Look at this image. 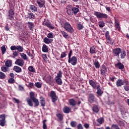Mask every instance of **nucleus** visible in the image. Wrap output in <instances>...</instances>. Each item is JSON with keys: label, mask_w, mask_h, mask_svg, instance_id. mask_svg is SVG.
<instances>
[{"label": "nucleus", "mask_w": 129, "mask_h": 129, "mask_svg": "<svg viewBox=\"0 0 129 129\" xmlns=\"http://www.w3.org/2000/svg\"><path fill=\"white\" fill-rule=\"evenodd\" d=\"M67 13L69 16H76L80 10H79V5H76V7H73L71 5H68L66 8Z\"/></svg>", "instance_id": "obj_1"}, {"label": "nucleus", "mask_w": 129, "mask_h": 129, "mask_svg": "<svg viewBox=\"0 0 129 129\" xmlns=\"http://www.w3.org/2000/svg\"><path fill=\"white\" fill-rule=\"evenodd\" d=\"M30 98L32 99L33 102L34 103V107H36L37 106H39V105L40 104L39 102V100L35 97V93L33 92H30Z\"/></svg>", "instance_id": "obj_2"}, {"label": "nucleus", "mask_w": 129, "mask_h": 129, "mask_svg": "<svg viewBox=\"0 0 129 129\" xmlns=\"http://www.w3.org/2000/svg\"><path fill=\"white\" fill-rule=\"evenodd\" d=\"M94 16L97 17V19H108V15L106 14L102 13L99 12H94Z\"/></svg>", "instance_id": "obj_3"}, {"label": "nucleus", "mask_w": 129, "mask_h": 129, "mask_svg": "<svg viewBox=\"0 0 129 129\" xmlns=\"http://www.w3.org/2000/svg\"><path fill=\"white\" fill-rule=\"evenodd\" d=\"M63 28L67 32H68L69 33H73L74 32V29H73V27L71 26V25L70 23L68 22H66L64 24Z\"/></svg>", "instance_id": "obj_4"}, {"label": "nucleus", "mask_w": 129, "mask_h": 129, "mask_svg": "<svg viewBox=\"0 0 129 129\" xmlns=\"http://www.w3.org/2000/svg\"><path fill=\"white\" fill-rule=\"evenodd\" d=\"M49 96L51 97V99L53 103H55L56 101L58 100V96L56 95V92L54 91H51L50 92Z\"/></svg>", "instance_id": "obj_5"}, {"label": "nucleus", "mask_w": 129, "mask_h": 129, "mask_svg": "<svg viewBox=\"0 0 129 129\" xmlns=\"http://www.w3.org/2000/svg\"><path fill=\"white\" fill-rule=\"evenodd\" d=\"M9 20H14L15 19V10L13 9H10L8 13Z\"/></svg>", "instance_id": "obj_6"}, {"label": "nucleus", "mask_w": 129, "mask_h": 129, "mask_svg": "<svg viewBox=\"0 0 129 129\" xmlns=\"http://www.w3.org/2000/svg\"><path fill=\"white\" fill-rule=\"evenodd\" d=\"M113 55L119 57V54L121 53V49L119 47L116 48L112 50Z\"/></svg>", "instance_id": "obj_7"}, {"label": "nucleus", "mask_w": 129, "mask_h": 129, "mask_svg": "<svg viewBox=\"0 0 129 129\" xmlns=\"http://www.w3.org/2000/svg\"><path fill=\"white\" fill-rule=\"evenodd\" d=\"M68 62L73 66H75L77 64V57L75 56H72V58H69Z\"/></svg>", "instance_id": "obj_8"}, {"label": "nucleus", "mask_w": 129, "mask_h": 129, "mask_svg": "<svg viewBox=\"0 0 129 129\" xmlns=\"http://www.w3.org/2000/svg\"><path fill=\"white\" fill-rule=\"evenodd\" d=\"M0 125L1 126H5L6 125V114H2L0 115Z\"/></svg>", "instance_id": "obj_9"}, {"label": "nucleus", "mask_w": 129, "mask_h": 129, "mask_svg": "<svg viewBox=\"0 0 129 129\" xmlns=\"http://www.w3.org/2000/svg\"><path fill=\"white\" fill-rule=\"evenodd\" d=\"M15 64L18 66H20V67H23V66H24V64H25V61L21 58H17L15 61Z\"/></svg>", "instance_id": "obj_10"}, {"label": "nucleus", "mask_w": 129, "mask_h": 129, "mask_svg": "<svg viewBox=\"0 0 129 129\" xmlns=\"http://www.w3.org/2000/svg\"><path fill=\"white\" fill-rule=\"evenodd\" d=\"M88 101L90 103H93L95 101V96L94 94H89L88 95Z\"/></svg>", "instance_id": "obj_11"}, {"label": "nucleus", "mask_w": 129, "mask_h": 129, "mask_svg": "<svg viewBox=\"0 0 129 129\" xmlns=\"http://www.w3.org/2000/svg\"><path fill=\"white\" fill-rule=\"evenodd\" d=\"M118 61V62L115 64V67L118 69H119L120 70H123L124 69V65H123V64H122L121 62H119V60Z\"/></svg>", "instance_id": "obj_12"}, {"label": "nucleus", "mask_w": 129, "mask_h": 129, "mask_svg": "<svg viewBox=\"0 0 129 129\" xmlns=\"http://www.w3.org/2000/svg\"><path fill=\"white\" fill-rule=\"evenodd\" d=\"M101 68L100 70L101 75H105L106 72H107V68H106V67L104 64L102 65Z\"/></svg>", "instance_id": "obj_13"}, {"label": "nucleus", "mask_w": 129, "mask_h": 129, "mask_svg": "<svg viewBox=\"0 0 129 129\" xmlns=\"http://www.w3.org/2000/svg\"><path fill=\"white\" fill-rule=\"evenodd\" d=\"M45 81L46 83H49V84H53V78L51 76L48 75L46 77Z\"/></svg>", "instance_id": "obj_14"}, {"label": "nucleus", "mask_w": 129, "mask_h": 129, "mask_svg": "<svg viewBox=\"0 0 129 129\" xmlns=\"http://www.w3.org/2000/svg\"><path fill=\"white\" fill-rule=\"evenodd\" d=\"M124 84V82L122 79H118L116 82V85L117 87H121Z\"/></svg>", "instance_id": "obj_15"}, {"label": "nucleus", "mask_w": 129, "mask_h": 129, "mask_svg": "<svg viewBox=\"0 0 129 129\" xmlns=\"http://www.w3.org/2000/svg\"><path fill=\"white\" fill-rule=\"evenodd\" d=\"M96 88H97L96 93L98 96H101L103 94V92L101 90V89H100V85H98Z\"/></svg>", "instance_id": "obj_16"}, {"label": "nucleus", "mask_w": 129, "mask_h": 129, "mask_svg": "<svg viewBox=\"0 0 129 129\" xmlns=\"http://www.w3.org/2000/svg\"><path fill=\"white\" fill-rule=\"evenodd\" d=\"M29 10L32 11V13H37L38 11V8L35 5H30Z\"/></svg>", "instance_id": "obj_17"}, {"label": "nucleus", "mask_w": 129, "mask_h": 129, "mask_svg": "<svg viewBox=\"0 0 129 129\" xmlns=\"http://www.w3.org/2000/svg\"><path fill=\"white\" fill-rule=\"evenodd\" d=\"M26 18H28V19H30V20H35V15L34 14L32 13V12L29 11V13H27V15Z\"/></svg>", "instance_id": "obj_18"}, {"label": "nucleus", "mask_w": 129, "mask_h": 129, "mask_svg": "<svg viewBox=\"0 0 129 129\" xmlns=\"http://www.w3.org/2000/svg\"><path fill=\"white\" fill-rule=\"evenodd\" d=\"M37 3L39 8H43L45 6V0H37Z\"/></svg>", "instance_id": "obj_19"}, {"label": "nucleus", "mask_w": 129, "mask_h": 129, "mask_svg": "<svg viewBox=\"0 0 129 129\" xmlns=\"http://www.w3.org/2000/svg\"><path fill=\"white\" fill-rule=\"evenodd\" d=\"M69 103H70V105H71V106H75L77 102L74 99H70L69 100Z\"/></svg>", "instance_id": "obj_20"}, {"label": "nucleus", "mask_w": 129, "mask_h": 129, "mask_svg": "<svg viewBox=\"0 0 129 129\" xmlns=\"http://www.w3.org/2000/svg\"><path fill=\"white\" fill-rule=\"evenodd\" d=\"M14 71H15L16 73H21L22 72V68L18 66H15L13 68Z\"/></svg>", "instance_id": "obj_21"}, {"label": "nucleus", "mask_w": 129, "mask_h": 129, "mask_svg": "<svg viewBox=\"0 0 129 129\" xmlns=\"http://www.w3.org/2000/svg\"><path fill=\"white\" fill-rule=\"evenodd\" d=\"M89 84L93 88L95 89L97 88V85L96 84V83H95V82L92 80H89Z\"/></svg>", "instance_id": "obj_22"}, {"label": "nucleus", "mask_w": 129, "mask_h": 129, "mask_svg": "<svg viewBox=\"0 0 129 129\" xmlns=\"http://www.w3.org/2000/svg\"><path fill=\"white\" fill-rule=\"evenodd\" d=\"M40 104L41 106H43L44 107L46 105V101L45 100V98L43 97H40Z\"/></svg>", "instance_id": "obj_23"}, {"label": "nucleus", "mask_w": 129, "mask_h": 129, "mask_svg": "<svg viewBox=\"0 0 129 129\" xmlns=\"http://www.w3.org/2000/svg\"><path fill=\"white\" fill-rule=\"evenodd\" d=\"M27 26L29 30H30V31H33L34 30V23L28 22H27Z\"/></svg>", "instance_id": "obj_24"}, {"label": "nucleus", "mask_w": 129, "mask_h": 129, "mask_svg": "<svg viewBox=\"0 0 129 129\" xmlns=\"http://www.w3.org/2000/svg\"><path fill=\"white\" fill-rule=\"evenodd\" d=\"M43 42L45 44H51L53 42V39H49L48 37H45L43 39Z\"/></svg>", "instance_id": "obj_25"}, {"label": "nucleus", "mask_w": 129, "mask_h": 129, "mask_svg": "<svg viewBox=\"0 0 129 129\" xmlns=\"http://www.w3.org/2000/svg\"><path fill=\"white\" fill-rule=\"evenodd\" d=\"M71 111V108L68 106H65L62 109V111L64 113H69Z\"/></svg>", "instance_id": "obj_26"}, {"label": "nucleus", "mask_w": 129, "mask_h": 129, "mask_svg": "<svg viewBox=\"0 0 129 129\" xmlns=\"http://www.w3.org/2000/svg\"><path fill=\"white\" fill-rule=\"evenodd\" d=\"M90 54H96V47L94 46H92L90 48Z\"/></svg>", "instance_id": "obj_27"}, {"label": "nucleus", "mask_w": 129, "mask_h": 129, "mask_svg": "<svg viewBox=\"0 0 129 129\" xmlns=\"http://www.w3.org/2000/svg\"><path fill=\"white\" fill-rule=\"evenodd\" d=\"M42 52L44 53H47L49 51V48H48V46L46 44H43L42 47Z\"/></svg>", "instance_id": "obj_28"}, {"label": "nucleus", "mask_w": 129, "mask_h": 129, "mask_svg": "<svg viewBox=\"0 0 129 129\" xmlns=\"http://www.w3.org/2000/svg\"><path fill=\"white\" fill-rule=\"evenodd\" d=\"M55 82L58 85H62L63 82L61 78H55Z\"/></svg>", "instance_id": "obj_29"}, {"label": "nucleus", "mask_w": 129, "mask_h": 129, "mask_svg": "<svg viewBox=\"0 0 129 129\" xmlns=\"http://www.w3.org/2000/svg\"><path fill=\"white\" fill-rule=\"evenodd\" d=\"M60 34L62 35V37L65 39H68V37H69V34L67 33L66 32L61 30L60 31Z\"/></svg>", "instance_id": "obj_30"}, {"label": "nucleus", "mask_w": 129, "mask_h": 129, "mask_svg": "<svg viewBox=\"0 0 129 129\" xmlns=\"http://www.w3.org/2000/svg\"><path fill=\"white\" fill-rule=\"evenodd\" d=\"M92 110L93 112L97 113L99 111V108H98V106L95 105L92 107Z\"/></svg>", "instance_id": "obj_31"}, {"label": "nucleus", "mask_w": 129, "mask_h": 129, "mask_svg": "<svg viewBox=\"0 0 129 129\" xmlns=\"http://www.w3.org/2000/svg\"><path fill=\"white\" fill-rule=\"evenodd\" d=\"M116 122L118 124V125L119 126H124V125H125V124L124 123V121L123 120H118L116 121Z\"/></svg>", "instance_id": "obj_32"}, {"label": "nucleus", "mask_w": 129, "mask_h": 129, "mask_svg": "<svg viewBox=\"0 0 129 129\" xmlns=\"http://www.w3.org/2000/svg\"><path fill=\"white\" fill-rule=\"evenodd\" d=\"M13 64V62L12 61V60H8L5 62V65L7 66V67H12V65Z\"/></svg>", "instance_id": "obj_33"}, {"label": "nucleus", "mask_w": 129, "mask_h": 129, "mask_svg": "<svg viewBox=\"0 0 129 129\" xmlns=\"http://www.w3.org/2000/svg\"><path fill=\"white\" fill-rule=\"evenodd\" d=\"M56 116H57V117L58 118V119L60 121H62V120H63V115H62V114L59 113L56 114Z\"/></svg>", "instance_id": "obj_34"}, {"label": "nucleus", "mask_w": 129, "mask_h": 129, "mask_svg": "<svg viewBox=\"0 0 129 129\" xmlns=\"http://www.w3.org/2000/svg\"><path fill=\"white\" fill-rule=\"evenodd\" d=\"M28 70L29 72H32V73H36V70L33 67V66H30L28 67Z\"/></svg>", "instance_id": "obj_35"}, {"label": "nucleus", "mask_w": 129, "mask_h": 129, "mask_svg": "<svg viewBox=\"0 0 129 129\" xmlns=\"http://www.w3.org/2000/svg\"><path fill=\"white\" fill-rule=\"evenodd\" d=\"M120 58L121 59H124V58H125V56L126 55V53H125V51H121V52L120 53Z\"/></svg>", "instance_id": "obj_36"}, {"label": "nucleus", "mask_w": 129, "mask_h": 129, "mask_svg": "<svg viewBox=\"0 0 129 129\" xmlns=\"http://www.w3.org/2000/svg\"><path fill=\"white\" fill-rule=\"evenodd\" d=\"M46 27H47V28L50 29L51 30H54L55 29V26L54 25H52V24L49 22L46 25Z\"/></svg>", "instance_id": "obj_37"}, {"label": "nucleus", "mask_w": 129, "mask_h": 129, "mask_svg": "<svg viewBox=\"0 0 129 129\" xmlns=\"http://www.w3.org/2000/svg\"><path fill=\"white\" fill-rule=\"evenodd\" d=\"M97 121L99 123V124H102V123L104 122V119L103 117H100L97 119Z\"/></svg>", "instance_id": "obj_38"}, {"label": "nucleus", "mask_w": 129, "mask_h": 129, "mask_svg": "<svg viewBox=\"0 0 129 129\" xmlns=\"http://www.w3.org/2000/svg\"><path fill=\"white\" fill-rule=\"evenodd\" d=\"M20 56L23 60H28V57L27 56V54H25L24 53H20Z\"/></svg>", "instance_id": "obj_39"}, {"label": "nucleus", "mask_w": 129, "mask_h": 129, "mask_svg": "<svg viewBox=\"0 0 129 129\" xmlns=\"http://www.w3.org/2000/svg\"><path fill=\"white\" fill-rule=\"evenodd\" d=\"M70 125L72 127H76L77 126V122L75 121H72L70 123Z\"/></svg>", "instance_id": "obj_40"}, {"label": "nucleus", "mask_w": 129, "mask_h": 129, "mask_svg": "<svg viewBox=\"0 0 129 129\" xmlns=\"http://www.w3.org/2000/svg\"><path fill=\"white\" fill-rule=\"evenodd\" d=\"M27 103L29 106H33V100H32V99H27Z\"/></svg>", "instance_id": "obj_41"}, {"label": "nucleus", "mask_w": 129, "mask_h": 129, "mask_svg": "<svg viewBox=\"0 0 129 129\" xmlns=\"http://www.w3.org/2000/svg\"><path fill=\"white\" fill-rule=\"evenodd\" d=\"M17 50L18 52H23L24 51V47L21 45H17Z\"/></svg>", "instance_id": "obj_42"}, {"label": "nucleus", "mask_w": 129, "mask_h": 129, "mask_svg": "<svg viewBox=\"0 0 129 129\" xmlns=\"http://www.w3.org/2000/svg\"><path fill=\"white\" fill-rule=\"evenodd\" d=\"M99 26L100 28H103L105 26V23H104V21H100L99 22Z\"/></svg>", "instance_id": "obj_43"}, {"label": "nucleus", "mask_w": 129, "mask_h": 129, "mask_svg": "<svg viewBox=\"0 0 129 129\" xmlns=\"http://www.w3.org/2000/svg\"><path fill=\"white\" fill-rule=\"evenodd\" d=\"M1 51L2 52V54H5L6 51H7V49L6 48V46L3 45L1 47Z\"/></svg>", "instance_id": "obj_44"}, {"label": "nucleus", "mask_w": 129, "mask_h": 129, "mask_svg": "<svg viewBox=\"0 0 129 129\" xmlns=\"http://www.w3.org/2000/svg\"><path fill=\"white\" fill-rule=\"evenodd\" d=\"M55 78H62V72L61 71H59Z\"/></svg>", "instance_id": "obj_45"}, {"label": "nucleus", "mask_w": 129, "mask_h": 129, "mask_svg": "<svg viewBox=\"0 0 129 129\" xmlns=\"http://www.w3.org/2000/svg\"><path fill=\"white\" fill-rule=\"evenodd\" d=\"M115 103V102L110 101V99H108L106 102V104H107V105H113Z\"/></svg>", "instance_id": "obj_46"}, {"label": "nucleus", "mask_w": 129, "mask_h": 129, "mask_svg": "<svg viewBox=\"0 0 129 129\" xmlns=\"http://www.w3.org/2000/svg\"><path fill=\"white\" fill-rule=\"evenodd\" d=\"M94 65L95 66V67H96L97 69H98L100 67V64L99 63V62H98V61H95L94 62Z\"/></svg>", "instance_id": "obj_47"}, {"label": "nucleus", "mask_w": 129, "mask_h": 129, "mask_svg": "<svg viewBox=\"0 0 129 129\" xmlns=\"http://www.w3.org/2000/svg\"><path fill=\"white\" fill-rule=\"evenodd\" d=\"M77 27V29L79 30H82V29L84 28V27H83V25L81 23H78Z\"/></svg>", "instance_id": "obj_48"}, {"label": "nucleus", "mask_w": 129, "mask_h": 129, "mask_svg": "<svg viewBox=\"0 0 129 129\" xmlns=\"http://www.w3.org/2000/svg\"><path fill=\"white\" fill-rule=\"evenodd\" d=\"M114 25L116 31H120V26H119V23H116V24Z\"/></svg>", "instance_id": "obj_49"}, {"label": "nucleus", "mask_w": 129, "mask_h": 129, "mask_svg": "<svg viewBox=\"0 0 129 129\" xmlns=\"http://www.w3.org/2000/svg\"><path fill=\"white\" fill-rule=\"evenodd\" d=\"M5 78H6V74L2 72H0V79H5Z\"/></svg>", "instance_id": "obj_50"}, {"label": "nucleus", "mask_w": 129, "mask_h": 129, "mask_svg": "<svg viewBox=\"0 0 129 129\" xmlns=\"http://www.w3.org/2000/svg\"><path fill=\"white\" fill-rule=\"evenodd\" d=\"M35 86H36L37 88H41V87H42V84L40 82H36L35 84Z\"/></svg>", "instance_id": "obj_51"}, {"label": "nucleus", "mask_w": 129, "mask_h": 129, "mask_svg": "<svg viewBox=\"0 0 129 129\" xmlns=\"http://www.w3.org/2000/svg\"><path fill=\"white\" fill-rule=\"evenodd\" d=\"M47 37L49 39H53V38H54V35L53 34V33L50 32L47 34Z\"/></svg>", "instance_id": "obj_52"}, {"label": "nucleus", "mask_w": 129, "mask_h": 129, "mask_svg": "<svg viewBox=\"0 0 129 129\" xmlns=\"http://www.w3.org/2000/svg\"><path fill=\"white\" fill-rule=\"evenodd\" d=\"M67 55V52L66 51L62 52L60 54L61 59H62V58H65Z\"/></svg>", "instance_id": "obj_53"}, {"label": "nucleus", "mask_w": 129, "mask_h": 129, "mask_svg": "<svg viewBox=\"0 0 129 129\" xmlns=\"http://www.w3.org/2000/svg\"><path fill=\"white\" fill-rule=\"evenodd\" d=\"M18 89L20 90V91H25V88H24V86L21 85H18Z\"/></svg>", "instance_id": "obj_54"}, {"label": "nucleus", "mask_w": 129, "mask_h": 129, "mask_svg": "<svg viewBox=\"0 0 129 129\" xmlns=\"http://www.w3.org/2000/svg\"><path fill=\"white\" fill-rule=\"evenodd\" d=\"M8 83H9L10 84H13V83H15V79H13V78L9 79Z\"/></svg>", "instance_id": "obj_55"}, {"label": "nucleus", "mask_w": 129, "mask_h": 129, "mask_svg": "<svg viewBox=\"0 0 129 129\" xmlns=\"http://www.w3.org/2000/svg\"><path fill=\"white\" fill-rule=\"evenodd\" d=\"M46 121H47V120H46V119H44L43 121V129H47V125L46 124Z\"/></svg>", "instance_id": "obj_56"}, {"label": "nucleus", "mask_w": 129, "mask_h": 129, "mask_svg": "<svg viewBox=\"0 0 129 129\" xmlns=\"http://www.w3.org/2000/svg\"><path fill=\"white\" fill-rule=\"evenodd\" d=\"M105 37L106 39H109L110 38V36L109 35V31H106L105 33Z\"/></svg>", "instance_id": "obj_57"}, {"label": "nucleus", "mask_w": 129, "mask_h": 129, "mask_svg": "<svg viewBox=\"0 0 129 129\" xmlns=\"http://www.w3.org/2000/svg\"><path fill=\"white\" fill-rule=\"evenodd\" d=\"M10 49H11V51H15V50H17V46H16V45L11 46L10 47Z\"/></svg>", "instance_id": "obj_58"}, {"label": "nucleus", "mask_w": 129, "mask_h": 129, "mask_svg": "<svg viewBox=\"0 0 129 129\" xmlns=\"http://www.w3.org/2000/svg\"><path fill=\"white\" fill-rule=\"evenodd\" d=\"M13 55L14 57H17L19 56V52L18 51H13Z\"/></svg>", "instance_id": "obj_59"}, {"label": "nucleus", "mask_w": 129, "mask_h": 129, "mask_svg": "<svg viewBox=\"0 0 129 129\" xmlns=\"http://www.w3.org/2000/svg\"><path fill=\"white\" fill-rule=\"evenodd\" d=\"M1 69H2V71H3V72H8V68H7L6 67H2L1 68Z\"/></svg>", "instance_id": "obj_60"}, {"label": "nucleus", "mask_w": 129, "mask_h": 129, "mask_svg": "<svg viewBox=\"0 0 129 129\" xmlns=\"http://www.w3.org/2000/svg\"><path fill=\"white\" fill-rule=\"evenodd\" d=\"M77 129H83V126H82V124L79 123L77 126Z\"/></svg>", "instance_id": "obj_61"}, {"label": "nucleus", "mask_w": 129, "mask_h": 129, "mask_svg": "<svg viewBox=\"0 0 129 129\" xmlns=\"http://www.w3.org/2000/svg\"><path fill=\"white\" fill-rule=\"evenodd\" d=\"M13 100H14L15 103H17V104H19L20 103V100L16 98H13Z\"/></svg>", "instance_id": "obj_62"}, {"label": "nucleus", "mask_w": 129, "mask_h": 129, "mask_svg": "<svg viewBox=\"0 0 129 129\" xmlns=\"http://www.w3.org/2000/svg\"><path fill=\"white\" fill-rule=\"evenodd\" d=\"M41 56H42L43 59L44 60H47V59H48V57H47V54H42L41 55Z\"/></svg>", "instance_id": "obj_63"}, {"label": "nucleus", "mask_w": 129, "mask_h": 129, "mask_svg": "<svg viewBox=\"0 0 129 129\" xmlns=\"http://www.w3.org/2000/svg\"><path fill=\"white\" fill-rule=\"evenodd\" d=\"M106 11H107V12H108L109 13H111V10H110V7H107V6L105 7Z\"/></svg>", "instance_id": "obj_64"}]
</instances>
